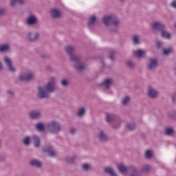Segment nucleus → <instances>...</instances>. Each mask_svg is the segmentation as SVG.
I'll return each mask as SVG.
<instances>
[{"label": "nucleus", "mask_w": 176, "mask_h": 176, "mask_svg": "<svg viewBox=\"0 0 176 176\" xmlns=\"http://www.w3.org/2000/svg\"><path fill=\"white\" fill-rule=\"evenodd\" d=\"M34 128L37 131H45L46 126H45L43 122H38L35 124Z\"/></svg>", "instance_id": "32"}, {"label": "nucleus", "mask_w": 176, "mask_h": 176, "mask_svg": "<svg viewBox=\"0 0 176 176\" xmlns=\"http://www.w3.org/2000/svg\"><path fill=\"white\" fill-rule=\"evenodd\" d=\"M175 28H176V22H175Z\"/></svg>", "instance_id": "56"}, {"label": "nucleus", "mask_w": 176, "mask_h": 176, "mask_svg": "<svg viewBox=\"0 0 176 176\" xmlns=\"http://www.w3.org/2000/svg\"><path fill=\"white\" fill-rule=\"evenodd\" d=\"M96 24H97V16L96 15H92L89 16L87 21L88 28H93V27H94Z\"/></svg>", "instance_id": "18"}, {"label": "nucleus", "mask_w": 176, "mask_h": 176, "mask_svg": "<svg viewBox=\"0 0 176 176\" xmlns=\"http://www.w3.org/2000/svg\"><path fill=\"white\" fill-rule=\"evenodd\" d=\"M8 52H10V45L8 43L0 45V53H8Z\"/></svg>", "instance_id": "28"}, {"label": "nucleus", "mask_w": 176, "mask_h": 176, "mask_svg": "<svg viewBox=\"0 0 176 176\" xmlns=\"http://www.w3.org/2000/svg\"><path fill=\"white\" fill-rule=\"evenodd\" d=\"M6 94L7 96H8V97L13 98L14 97V91H13L12 89H8L6 91Z\"/></svg>", "instance_id": "42"}, {"label": "nucleus", "mask_w": 176, "mask_h": 176, "mask_svg": "<svg viewBox=\"0 0 176 176\" xmlns=\"http://www.w3.org/2000/svg\"><path fill=\"white\" fill-rule=\"evenodd\" d=\"M60 85L61 87H63V89H68V87H69V85H71V82L69 81V79L63 78L60 79Z\"/></svg>", "instance_id": "26"}, {"label": "nucleus", "mask_w": 176, "mask_h": 176, "mask_svg": "<svg viewBox=\"0 0 176 176\" xmlns=\"http://www.w3.org/2000/svg\"><path fill=\"white\" fill-rule=\"evenodd\" d=\"M76 132V129L72 128L70 129V133L71 134H75Z\"/></svg>", "instance_id": "50"}, {"label": "nucleus", "mask_w": 176, "mask_h": 176, "mask_svg": "<svg viewBox=\"0 0 176 176\" xmlns=\"http://www.w3.org/2000/svg\"><path fill=\"white\" fill-rule=\"evenodd\" d=\"M25 23L28 27H34V25L38 24V17L34 14H30L26 18Z\"/></svg>", "instance_id": "12"}, {"label": "nucleus", "mask_w": 176, "mask_h": 176, "mask_svg": "<svg viewBox=\"0 0 176 176\" xmlns=\"http://www.w3.org/2000/svg\"><path fill=\"white\" fill-rule=\"evenodd\" d=\"M170 6L173 8V9H176V0L171 2Z\"/></svg>", "instance_id": "48"}, {"label": "nucleus", "mask_w": 176, "mask_h": 176, "mask_svg": "<svg viewBox=\"0 0 176 176\" xmlns=\"http://www.w3.org/2000/svg\"><path fill=\"white\" fill-rule=\"evenodd\" d=\"M43 152L47 153L50 157H57V151L54 150V148L52 145L45 146L43 148Z\"/></svg>", "instance_id": "11"}, {"label": "nucleus", "mask_w": 176, "mask_h": 176, "mask_svg": "<svg viewBox=\"0 0 176 176\" xmlns=\"http://www.w3.org/2000/svg\"><path fill=\"white\" fill-rule=\"evenodd\" d=\"M131 41L133 45H141V41H140V36L133 35L131 36Z\"/></svg>", "instance_id": "34"}, {"label": "nucleus", "mask_w": 176, "mask_h": 176, "mask_svg": "<svg viewBox=\"0 0 176 176\" xmlns=\"http://www.w3.org/2000/svg\"><path fill=\"white\" fill-rule=\"evenodd\" d=\"M104 171L106 174H108L110 176H118V174H116L115 169L112 166L104 167Z\"/></svg>", "instance_id": "25"}, {"label": "nucleus", "mask_w": 176, "mask_h": 176, "mask_svg": "<svg viewBox=\"0 0 176 176\" xmlns=\"http://www.w3.org/2000/svg\"><path fill=\"white\" fill-rule=\"evenodd\" d=\"M116 118V114L112 113H105V121L107 122V123H109V124H112L115 122Z\"/></svg>", "instance_id": "17"}, {"label": "nucleus", "mask_w": 176, "mask_h": 176, "mask_svg": "<svg viewBox=\"0 0 176 176\" xmlns=\"http://www.w3.org/2000/svg\"><path fill=\"white\" fill-rule=\"evenodd\" d=\"M45 129L50 134H59L63 131V125L58 121L51 120L45 124Z\"/></svg>", "instance_id": "5"}, {"label": "nucleus", "mask_w": 176, "mask_h": 176, "mask_svg": "<svg viewBox=\"0 0 176 176\" xmlns=\"http://www.w3.org/2000/svg\"><path fill=\"white\" fill-rule=\"evenodd\" d=\"M22 144L25 146H30L31 145V138L30 136L25 137L22 140Z\"/></svg>", "instance_id": "35"}, {"label": "nucleus", "mask_w": 176, "mask_h": 176, "mask_svg": "<svg viewBox=\"0 0 176 176\" xmlns=\"http://www.w3.org/2000/svg\"><path fill=\"white\" fill-rule=\"evenodd\" d=\"M175 133V130L173 127L171 126H166L165 127L164 130V133L165 135H167L168 137H173Z\"/></svg>", "instance_id": "23"}, {"label": "nucleus", "mask_w": 176, "mask_h": 176, "mask_svg": "<svg viewBox=\"0 0 176 176\" xmlns=\"http://www.w3.org/2000/svg\"><path fill=\"white\" fill-rule=\"evenodd\" d=\"M47 68L48 69H52V67H51L50 66H47Z\"/></svg>", "instance_id": "53"}, {"label": "nucleus", "mask_w": 176, "mask_h": 176, "mask_svg": "<svg viewBox=\"0 0 176 176\" xmlns=\"http://www.w3.org/2000/svg\"><path fill=\"white\" fill-rule=\"evenodd\" d=\"M28 118H30V119H32L33 120H36L37 119H41V118H42V111L39 110L30 111L28 113Z\"/></svg>", "instance_id": "15"}, {"label": "nucleus", "mask_w": 176, "mask_h": 176, "mask_svg": "<svg viewBox=\"0 0 176 176\" xmlns=\"http://www.w3.org/2000/svg\"><path fill=\"white\" fill-rule=\"evenodd\" d=\"M117 168L121 174L128 173L126 176H142L141 173H140V169L134 165L126 167L124 164H118Z\"/></svg>", "instance_id": "4"}, {"label": "nucleus", "mask_w": 176, "mask_h": 176, "mask_svg": "<svg viewBox=\"0 0 176 176\" xmlns=\"http://www.w3.org/2000/svg\"><path fill=\"white\" fill-rule=\"evenodd\" d=\"M27 3V0H11L10 1V6L12 8H17V5L19 6H23Z\"/></svg>", "instance_id": "19"}, {"label": "nucleus", "mask_w": 176, "mask_h": 176, "mask_svg": "<svg viewBox=\"0 0 176 176\" xmlns=\"http://www.w3.org/2000/svg\"><path fill=\"white\" fill-rule=\"evenodd\" d=\"M161 36L162 38H166V39H170V38H171V34H170L169 32L166 30V29H163L161 31Z\"/></svg>", "instance_id": "36"}, {"label": "nucleus", "mask_w": 176, "mask_h": 176, "mask_svg": "<svg viewBox=\"0 0 176 176\" xmlns=\"http://www.w3.org/2000/svg\"><path fill=\"white\" fill-rule=\"evenodd\" d=\"M117 1L120 3H124V2H126V0H117Z\"/></svg>", "instance_id": "51"}, {"label": "nucleus", "mask_w": 176, "mask_h": 176, "mask_svg": "<svg viewBox=\"0 0 176 176\" xmlns=\"http://www.w3.org/2000/svg\"><path fill=\"white\" fill-rule=\"evenodd\" d=\"M159 65V60L156 57H151L148 59V63H147L146 69L153 72Z\"/></svg>", "instance_id": "8"}, {"label": "nucleus", "mask_w": 176, "mask_h": 176, "mask_svg": "<svg viewBox=\"0 0 176 176\" xmlns=\"http://www.w3.org/2000/svg\"><path fill=\"white\" fill-rule=\"evenodd\" d=\"M40 57H41V58H43V59L49 58V55L45 54H41Z\"/></svg>", "instance_id": "47"}, {"label": "nucleus", "mask_w": 176, "mask_h": 176, "mask_svg": "<svg viewBox=\"0 0 176 176\" xmlns=\"http://www.w3.org/2000/svg\"><path fill=\"white\" fill-rule=\"evenodd\" d=\"M1 120V116H0V120Z\"/></svg>", "instance_id": "57"}, {"label": "nucleus", "mask_w": 176, "mask_h": 176, "mask_svg": "<svg viewBox=\"0 0 176 176\" xmlns=\"http://www.w3.org/2000/svg\"><path fill=\"white\" fill-rule=\"evenodd\" d=\"M80 168L83 173H89L93 170V165L90 163H83L80 165Z\"/></svg>", "instance_id": "20"}, {"label": "nucleus", "mask_w": 176, "mask_h": 176, "mask_svg": "<svg viewBox=\"0 0 176 176\" xmlns=\"http://www.w3.org/2000/svg\"><path fill=\"white\" fill-rule=\"evenodd\" d=\"M76 160V155H73L72 157H65L64 158V161L65 163H67V164H72Z\"/></svg>", "instance_id": "33"}, {"label": "nucleus", "mask_w": 176, "mask_h": 176, "mask_svg": "<svg viewBox=\"0 0 176 176\" xmlns=\"http://www.w3.org/2000/svg\"><path fill=\"white\" fill-rule=\"evenodd\" d=\"M32 141L34 144V146L36 148H41V138L36 135H34L32 137Z\"/></svg>", "instance_id": "24"}, {"label": "nucleus", "mask_w": 176, "mask_h": 176, "mask_svg": "<svg viewBox=\"0 0 176 176\" xmlns=\"http://www.w3.org/2000/svg\"><path fill=\"white\" fill-rule=\"evenodd\" d=\"M56 82V77H51L49 81L44 85L38 86L37 87L36 98L37 100H49L50 94L58 90Z\"/></svg>", "instance_id": "1"}, {"label": "nucleus", "mask_w": 176, "mask_h": 176, "mask_svg": "<svg viewBox=\"0 0 176 176\" xmlns=\"http://www.w3.org/2000/svg\"><path fill=\"white\" fill-rule=\"evenodd\" d=\"M144 156L146 159H148V160H151L153 157V151L151 150H146L144 153Z\"/></svg>", "instance_id": "37"}, {"label": "nucleus", "mask_w": 176, "mask_h": 176, "mask_svg": "<svg viewBox=\"0 0 176 176\" xmlns=\"http://www.w3.org/2000/svg\"><path fill=\"white\" fill-rule=\"evenodd\" d=\"M175 97H176V94H175ZM173 101H176V98L173 99Z\"/></svg>", "instance_id": "54"}, {"label": "nucleus", "mask_w": 176, "mask_h": 176, "mask_svg": "<svg viewBox=\"0 0 176 176\" xmlns=\"http://www.w3.org/2000/svg\"><path fill=\"white\" fill-rule=\"evenodd\" d=\"M18 79L20 82H32L36 79L35 73L31 70H28L26 72L21 74Z\"/></svg>", "instance_id": "6"}, {"label": "nucleus", "mask_w": 176, "mask_h": 176, "mask_svg": "<svg viewBox=\"0 0 176 176\" xmlns=\"http://www.w3.org/2000/svg\"><path fill=\"white\" fill-rule=\"evenodd\" d=\"M100 86H103V87L106 88L107 90H109V89H111V86H112V80L109 78L104 80L102 83L100 84Z\"/></svg>", "instance_id": "29"}, {"label": "nucleus", "mask_w": 176, "mask_h": 176, "mask_svg": "<svg viewBox=\"0 0 176 176\" xmlns=\"http://www.w3.org/2000/svg\"><path fill=\"white\" fill-rule=\"evenodd\" d=\"M112 127L113 129H119L120 127V122H115L113 124H112Z\"/></svg>", "instance_id": "43"}, {"label": "nucleus", "mask_w": 176, "mask_h": 176, "mask_svg": "<svg viewBox=\"0 0 176 176\" xmlns=\"http://www.w3.org/2000/svg\"><path fill=\"white\" fill-rule=\"evenodd\" d=\"M126 67H128V68H129L130 69H134L135 68V63H134V61L133 60H127L126 62Z\"/></svg>", "instance_id": "38"}, {"label": "nucleus", "mask_w": 176, "mask_h": 176, "mask_svg": "<svg viewBox=\"0 0 176 176\" xmlns=\"http://www.w3.org/2000/svg\"><path fill=\"white\" fill-rule=\"evenodd\" d=\"M147 95L150 98H157V96H159V91L153 87H148L147 89Z\"/></svg>", "instance_id": "16"}, {"label": "nucleus", "mask_w": 176, "mask_h": 176, "mask_svg": "<svg viewBox=\"0 0 176 176\" xmlns=\"http://www.w3.org/2000/svg\"><path fill=\"white\" fill-rule=\"evenodd\" d=\"M65 52L67 53L69 60L74 63L73 68L79 74H82L87 69V65L82 61V56L76 54V47L74 45H67L65 47Z\"/></svg>", "instance_id": "2"}, {"label": "nucleus", "mask_w": 176, "mask_h": 176, "mask_svg": "<svg viewBox=\"0 0 176 176\" xmlns=\"http://www.w3.org/2000/svg\"><path fill=\"white\" fill-rule=\"evenodd\" d=\"M0 71H3V63H2V60L0 59Z\"/></svg>", "instance_id": "49"}, {"label": "nucleus", "mask_w": 176, "mask_h": 176, "mask_svg": "<svg viewBox=\"0 0 176 176\" xmlns=\"http://www.w3.org/2000/svg\"><path fill=\"white\" fill-rule=\"evenodd\" d=\"M131 100V97H130V96H125L121 99V104L124 107H127V105L130 104Z\"/></svg>", "instance_id": "31"}, {"label": "nucleus", "mask_w": 176, "mask_h": 176, "mask_svg": "<svg viewBox=\"0 0 176 176\" xmlns=\"http://www.w3.org/2000/svg\"><path fill=\"white\" fill-rule=\"evenodd\" d=\"M96 138L101 144H107V142H109V141H111V138H109L107 132L102 129L98 130Z\"/></svg>", "instance_id": "7"}, {"label": "nucleus", "mask_w": 176, "mask_h": 176, "mask_svg": "<svg viewBox=\"0 0 176 176\" xmlns=\"http://www.w3.org/2000/svg\"><path fill=\"white\" fill-rule=\"evenodd\" d=\"M1 139H0V149H1Z\"/></svg>", "instance_id": "55"}, {"label": "nucleus", "mask_w": 176, "mask_h": 176, "mask_svg": "<svg viewBox=\"0 0 176 176\" xmlns=\"http://www.w3.org/2000/svg\"><path fill=\"white\" fill-rule=\"evenodd\" d=\"M162 45H163V42H162V41L157 40L156 41V47H157V49H160V47H162Z\"/></svg>", "instance_id": "44"}, {"label": "nucleus", "mask_w": 176, "mask_h": 176, "mask_svg": "<svg viewBox=\"0 0 176 176\" xmlns=\"http://www.w3.org/2000/svg\"><path fill=\"white\" fill-rule=\"evenodd\" d=\"M171 53V48L164 49L163 50V54L167 56V54H170Z\"/></svg>", "instance_id": "45"}, {"label": "nucleus", "mask_w": 176, "mask_h": 176, "mask_svg": "<svg viewBox=\"0 0 176 176\" xmlns=\"http://www.w3.org/2000/svg\"><path fill=\"white\" fill-rule=\"evenodd\" d=\"M140 170L142 173H148V171H151V166L148 164L143 165Z\"/></svg>", "instance_id": "39"}, {"label": "nucleus", "mask_w": 176, "mask_h": 176, "mask_svg": "<svg viewBox=\"0 0 176 176\" xmlns=\"http://www.w3.org/2000/svg\"><path fill=\"white\" fill-rule=\"evenodd\" d=\"M86 111H87V109L85 106H80L77 109V111L76 113V117L77 118H83V116H85V115H86Z\"/></svg>", "instance_id": "22"}, {"label": "nucleus", "mask_w": 176, "mask_h": 176, "mask_svg": "<svg viewBox=\"0 0 176 176\" xmlns=\"http://www.w3.org/2000/svg\"><path fill=\"white\" fill-rule=\"evenodd\" d=\"M101 63H102V65L103 67H105V62H104V60H102Z\"/></svg>", "instance_id": "52"}, {"label": "nucleus", "mask_w": 176, "mask_h": 176, "mask_svg": "<svg viewBox=\"0 0 176 176\" xmlns=\"http://www.w3.org/2000/svg\"><path fill=\"white\" fill-rule=\"evenodd\" d=\"M126 129L129 130V131H134V130L137 129V124H135V122H127Z\"/></svg>", "instance_id": "30"}, {"label": "nucleus", "mask_w": 176, "mask_h": 176, "mask_svg": "<svg viewBox=\"0 0 176 176\" xmlns=\"http://www.w3.org/2000/svg\"><path fill=\"white\" fill-rule=\"evenodd\" d=\"M50 14L51 19H54V20H58V19H61V17H63L60 9L56 8H51Z\"/></svg>", "instance_id": "14"}, {"label": "nucleus", "mask_w": 176, "mask_h": 176, "mask_svg": "<svg viewBox=\"0 0 176 176\" xmlns=\"http://www.w3.org/2000/svg\"><path fill=\"white\" fill-rule=\"evenodd\" d=\"M5 14V8H0V17H2Z\"/></svg>", "instance_id": "46"}, {"label": "nucleus", "mask_w": 176, "mask_h": 176, "mask_svg": "<svg viewBox=\"0 0 176 176\" xmlns=\"http://www.w3.org/2000/svg\"><path fill=\"white\" fill-rule=\"evenodd\" d=\"M40 36H41V34L38 32H29L26 34V39L27 41H28V42H31L32 43H34L39 41Z\"/></svg>", "instance_id": "9"}, {"label": "nucleus", "mask_w": 176, "mask_h": 176, "mask_svg": "<svg viewBox=\"0 0 176 176\" xmlns=\"http://www.w3.org/2000/svg\"><path fill=\"white\" fill-rule=\"evenodd\" d=\"M101 23L104 27H110L109 28V32L115 34L118 32V28L120 24V21L118 16L113 14H107L101 19Z\"/></svg>", "instance_id": "3"}, {"label": "nucleus", "mask_w": 176, "mask_h": 176, "mask_svg": "<svg viewBox=\"0 0 176 176\" xmlns=\"http://www.w3.org/2000/svg\"><path fill=\"white\" fill-rule=\"evenodd\" d=\"M134 56H136L138 58H144L145 57V54H146V51L144 50H137L133 52Z\"/></svg>", "instance_id": "27"}, {"label": "nucleus", "mask_w": 176, "mask_h": 176, "mask_svg": "<svg viewBox=\"0 0 176 176\" xmlns=\"http://www.w3.org/2000/svg\"><path fill=\"white\" fill-rule=\"evenodd\" d=\"M3 60L10 72H16V67L13 66V61L10 57L8 56H5L3 58Z\"/></svg>", "instance_id": "10"}, {"label": "nucleus", "mask_w": 176, "mask_h": 176, "mask_svg": "<svg viewBox=\"0 0 176 176\" xmlns=\"http://www.w3.org/2000/svg\"><path fill=\"white\" fill-rule=\"evenodd\" d=\"M29 164L30 166H32V167H36V168H41L42 166H43V164H42V162L36 159L31 160L29 162Z\"/></svg>", "instance_id": "21"}, {"label": "nucleus", "mask_w": 176, "mask_h": 176, "mask_svg": "<svg viewBox=\"0 0 176 176\" xmlns=\"http://www.w3.org/2000/svg\"><path fill=\"white\" fill-rule=\"evenodd\" d=\"M151 28L155 32H161L162 30H166V25L160 21H155L151 23Z\"/></svg>", "instance_id": "13"}, {"label": "nucleus", "mask_w": 176, "mask_h": 176, "mask_svg": "<svg viewBox=\"0 0 176 176\" xmlns=\"http://www.w3.org/2000/svg\"><path fill=\"white\" fill-rule=\"evenodd\" d=\"M7 156L4 153H0V163L6 162Z\"/></svg>", "instance_id": "40"}, {"label": "nucleus", "mask_w": 176, "mask_h": 176, "mask_svg": "<svg viewBox=\"0 0 176 176\" xmlns=\"http://www.w3.org/2000/svg\"><path fill=\"white\" fill-rule=\"evenodd\" d=\"M108 57L109 60H111L112 61H115V52L111 51L109 53Z\"/></svg>", "instance_id": "41"}]
</instances>
